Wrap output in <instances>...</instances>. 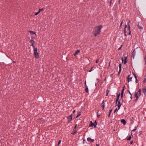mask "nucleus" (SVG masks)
I'll use <instances>...</instances> for the list:
<instances>
[{
	"instance_id": "0eeeda50",
	"label": "nucleus",
	"mask_w": 146,
	"mask_h": 146,
	"mask_svg": "<svg viewBox=\"0 0 146 146\" xmlns=\"http://www.w3.org/2000/svg\"><path fill=\"white\" fill-rule=\"evenodd\" d=\"M121 63H119V70L118 73V75H119L121 73Z\"/></svg>"
},
{
	"instance_id": "6ab92c4d",
	"label": "nucleus",
	"mask_w": 146,
	"mask_h": 146,
	"mask_svg": "<svg viewBox=\"0 0 146 146\" xmlns=\"http://www.w3.org/2000/svg\"><path fill=\"white\" fill-rule=\"evenodd\" d=\"M135 96L136 98V99H135V102H136L137 101L139 97L138 96H137L136 94V96Z\"/></svg>"
},
{
	"instance_id": "c85d7f7f",
	"label": "nucleus",
	"mask_w": 146,
	"mask_h": 146,
	"mask_svg": "<svg viewBox=\"0 0 146 146\" xmlns=\"http://www.w3.org/2000/svg\"><path fill=\"white\" fill-rule=\"evenodd\" d=\"M128 29L129 31H130V25H128Z\"/></svg>"
},
{
	"instance_id": "9b49d317",
	"label": "nucleus",
	"mask_w": 146,
	"mask_h": 146,
	"mask_svg": "<svg viewBox=\"0 0 146 146\" xmlns=\"http://www.w3.org/2000/svg\"><path fill=\"white\" fill-rule=\"evenodd\" d=\"M117 102H118V104L117 105V106H118V110H119L120 109V107H121V104L120 103V102L119 101V100L118 101H117Z\"/></svg>"
},
{
	"instance_id": "a18cd8bd",
	"label": "nucleus",
	"mask_w": 146,
	"mask_h": 146,
	"mask_svg": "<svg viewBox=\"0 0 146 146\" xmlns=\"http://www.w3.org/2000/svg\"><path fill=\"white\" fill-rule=\"evenodd\" d=\"M136 129V127H135V128L134 129H133V130H132V131H135Z\"/></svg>"
},
{
	"instance_id": "473e14b6",
	"label": "nucleus",
	"mask_w": 146,
	"mask_h": 146,
	"mask_svg": "<svg viewBox=\"0 0 146 146\" xmlns=\"http://www.w3.org/2000/svg\"><path fill=\"white\" fill-rule=\"evenodd\" d=\"M144 60L145 62V64H146V55H145V56L144 58Z\"/></svg>"
},
{
	"instance_id": "5fc2aeb1",
	"label": "nucleus",
	"mask_w": 146,
	"mask_h": 146,
	"mask_svg": "<svg viewBox=\"0 0 146 146\" xmlns=\"http://www.w3.org/2000/svg\"><path fill=\"white\" fill-rule=\"evenodd\" d=\"M85 86H86V85H86V81H85Z\"/></svg>"
},
{
	"instance_id": "6e6552de",
	"label": "nucleus",
	"mask_w": 146,
	"mask_h": 146,
	"mask_svg": "<svg viewBox=\"0 0 146 146\" xmlns=\"http://www.w3.org/2000/svg\"><path fill=\"white\" fill-rule=\"evenodd\" d=\"M102 107V110H104L105 107V103L104 101V100L103 101L101 104Z\"/></svg>"
},
{
	"instance_id": "c9c22d12",
	"label": "nucleus",
	"mask_w": 146,
	"mask_h": 146,
	"mask_svg": "<svg viewBox=\"0 0 146 146\" xmlns=\"http://www.w3.org/2000/svg\"><path fill=\"white\" fill-rule=\"evenodd\" d=\"M123 21H121V24H120V27H121L122 26V24H123Z\"/></svg>"
},
{
	"instance_id": "2f4dec72",
	"label": "nucleus",
	"mask_w": 146,
	"mask_h": 146,
	"mask_svg": "<svg viewBox=\"0 0 146 146\" xmlns=\"http://www.w3.org/2000/svg\"><path fill=\"white\" fill-rule=\"evenodd\" d=\"M61 141L60 140L59 141L58 144V145L60 144V143L61 142Z\"/></svg>"
},
{
	"instance_id": "393cba45",
	"label": "nucleus",
	"mask_w": 146,
	"mask_h": 146,
	"mask_svg": "<svg viewBox=\"0 0 146 146\" xmlns=\"http://www.w3.org/2000/svg\"><path fill=\"white\" fill-rule=\"evenodd\" d=\"M131 136H129V137L127 138V140H128V141L130 140L131 139Z\"/></svg>"
},
{
	"instance_id": "de8ad7c7",
	"label": "nucleus",
	"mask_w": 146,
	"mask_h": 146,
	"mask_svg": "<svg viewBox=\"0 0 146 146\" xmlns=\"http://www.w3.org/2000/svg\"><path fill=\"white\" fill-rule=\"evenodd\" d=\"M126 29H124V33H126Z\"/></svg>"
},
{
	"instance_id": "4468645a",
	"label": "nucleus",
	"mask_w": 146,
	"mask_h": 146,
	"mask_svg": "<svg viewBox=\"0 0 146 146\" xmlns=\"http://www.w3.org/2000/svg\"><path fill=\"white\" fill-rule=\"evenodd\" d=\"M120 96V93H119V94L118 95H117V100H116V103H115L116 105V104H117V101H118L119 100V98Z\"/></svg>"
},
{
	"instance_id": "412c9836",
	"label": "nucleus",
	"mask_w": 146,
	"mask_h": 146,
	"mask_svg": "<svg viewBox=\"0 0 146 146\" xmlns=\"http://www.w3.org/2000/svg\"><path fill=\"white\" fill-rule=\"evenodd\" d=\"M94 128H96V125L97 124V122L96 121H95L94 122Z\"/></svg>"
},
{
	"instance_id": "dca6fc26",
	"label": "nucleus",
	"mask_w": 146,
	"mask_h": 146,
	"mask_svg": "<svg viewBox=\"0 0 146 146\" xmlns=\"http://www.w3.org/2000/svg\"><path fill=\"white\" fill-rule=\"evenodd\" d=\"M80 52V50H77L75 52L74 54V56H76V55H77V54H78V53H79Z\"/></svg>"
},
{
	"instance_id": "2eb2a0df",
	"label": "nucleus",
	"mask_w": 146,
	"mask_h": 146,
	"mask_svg": "<svg viewBox=\"0 0 146 146\" xmlns=\"http://www.w3.org/2000/svg\"><path fill=\"white\" fill-rule=\"evenodd\" d=\"M137 27L140 30L142 29H143V27L140 26L139 23H138V24L137 25Z\"/></svg>"
},
{
	"instance_id": "b1692460",
	"label": "nucleus",
	"mask_w": 146,
	"mask_h": 146,
	"mask_svg": "<svg viewBox=\"0 0 146 146\" xmlns=\"http://www.w3.org/2000/svg\"><path fill=\"white\" fill-rule=\"evenodd\" d=\"M127 57H126L125 58H124V64H125L127 62Z\"/></svg>"
},
{
	"instance_id": "9d476101",
	"label": "nucleus",
	"mask_w": 146,
	"mask_h": 146,
	"mask_svg": "<svg viewBox=\"0 0 146 146\" xmlns=\"http://www.w3.org/2000/svg\"><path fill=\"white\" fill-rule=\"evenodd\" d=\"M130 75H129L128 76V77L127 78L128 79V82H129L131 81L132 77H130Z\"/></svg>"
},
{
	"instance_id": "f704fd0d",
	"label": "nucleus",
	"mask_w": 146,
	"mask_h": 146,
	"mask_svg": "<svg viewBox=\"0 0 146 146\" xmlns=\"http://www.w3.org/2000/svg\"><path fill=\"white\" fill-rule=\"evenodd\" d=\"M99 59H96V63H98L99 62Z\"/></svg>"
},
{
	"instance_id": "58836bf2",
	"label": "nucleus",
	"mask_w": 146,
	"mask_h": 146,
	"mask_svg": "<svg viewBox=\"0 0 146 146\" xmlns=\"http://www.w3.org/2000/svg\"><path fill=\"white\" fill-rule=\"evenodd\" d=\"M39 12L38 11V12H37V13H35V15H37L38 14H39Z\"/></svg>"
},
{
	"instance_id": "052dcab7",
	"label": "nucleus",
	"mask_w": 146,
	"mask_h": 146,
	"mask_svg": "<svg viewBox=\"0 0 146 146\" xmlns=\"http://www.w3.org/2000/svg\"><path fill=\"white\" fill-rule=\"evenodd\" d=\"M121 47H120L118 49V50H120V49H121Z\"/></svg>"
},
{
	"instance_id": "aec40b11",
	"label": "nucleus",
	"mask_w": 146,
	"mask_h": 146,
	"mask_svg": "<svg viewBox=\"0 0 146 146\" xmlns=\"http://www.w3.org/2000/svg\"><path fill=\"white\" fill-rule=\"evenodd\" d=\"M85 91L86 92H88V86L87 85H86Z\"/></svg>"
},
{
	"instance_id": "7ed1b4c3",
	"label": "nucleus",
	"mask_w": 146,
	"mask_h": 146,
	"mask_svg": "<svg viewBox=\"0 0 146 146\" xmlns=\"http://www.w3.org/2000/svg\"><path fill=\"white\" fill-rule=\"evenodd\" d=\"M141 89H139V90L137 92L135 93V96H136V94L137 95V96H138L139 97L141 94Z\"/></svg>"
},
{
	"instance_id": "e2e57ef3",
	"label": "nucleus",
	"mask_w": 146,
	"mask_h": 146,
	"mask_svg": "<svg viewBox=\"0 0 146 146\" xmlns=\"http://www.w3.org/2000/svg\"><path fill=\"white\" fill-rule=\"evenodd\" d=\"M96 85H97V83H96L95 85L96 86Z\"/></svg>"
},
{
	"instance_id": "7c9ffc66",
	"label": "nucleus",
	"mask_w": 146,
	"mask_h": 146,
	"mask_svg": "<svg viewBox=\"0 0 146 146\" xmlns=\"http://www.w3.org/2000/svg\"><path fill=\"white\" fill-rule=\"evenodd\" d=\"M81 115V114L80 113H78L76 117V118H77L78 117L80 116Z\"/></svg>"
},
{
	"instance_id": "0e129e2a",
	"label": "nucleus",
	"mask_w": 146,
	"mask_h": 146,
	"mask_svg": "<svg viewBox=\"0 0 146 146\" xmlns=\"http://www.w3.org/2000/svg\"><path fill=\"white\" fill-rule=\"evenodd\" d=\"M130 98L131 99H132L131 96Z\"/></svg>"
},
{
	"instance_id": "4c0bfd02",
	"label": "nucleus",
	"mask_w": 146,
	"mask_h": 146,
	"mask_svg": "<svg viewBox=\"0 0 146 146\" xmlns=\"http://www.w3.org/2000/svg\"><path fill=\"white\" fill-rule=\"evenodd\" d=\"M98 111L97 112V116L98 117H99L100 116V115H99L98 114Z\"/></svg>"
},
{
	"instance_id": "a878e982",
	"label": "nucleus",
	"mask_w": 146,
	"mask_h": 146,
	"mask_svg": "<svg viewBox=\"0 0 146 146\" xmlns=\"http://www.w3.org/2000/svg\"><path fill=\"white\" fill-rule=\"evenodd\" d=\"M106 96H107L108 95V94L109 92V90H106Z\"/></svg>"
},
{
	"instance_id": "f257e3e1",
	"label": "nucleus",
	"mask_w": 146,
	"mask_h": 146,
	"mask_svg": "<svg viewBox=\"0 0 146 146\" xmlns=\"http://www.w3.org/2000/svg\"><path fill=\"white\" fill-rule=\"evenodd\" d=\"M33 48L34 52V54L35 55V57L36 58H39V56L37 52V48H35V47H33Z\"/></svg>"
},
{
	"instance_id": "49530a36",
	"label": "nucleus",
	"mask_w": 146,
	"mask_h": 146,
	"mask_svg": "<svg viewBox=\"0 0 146 146\" xmlns=\"http://www.w3.org/2000/svg\"><path fill=\"white\" fill-rule=\"evenodd\" d=\"M133 143V141H132L130 142V144H132Z\"/></svg>"
},
{
	"instance_id": "1a4fd4ad",
	"label": "nucleus",
	"mask_w": 146,
	"mask_h": 146,
	"mask_svg": "<svg viewBox=\"0 0 146 146\" xmlns=\"http://www.w3.org/2000/svg\"><path fill=\"white\" fill-rule=\"evenodd\" d=\"M30 42L31 44V45L33 47H35V46L34 44V40L33 39H31L30 40Z\"/></svg>"
},
{
	"instance_id": "a211bd4d",
	"label": "nucleus",
	"mask_w": 146,
	"mask_h": 146,
	"mask_svg": "<svg viewBox=\"0 0 146 146\" xmlns=\"http://www.w3.org/2000/svg\"><path fill=\"white\" fill-rule=\"evenodd\" d=\"M144 83H146V75L144 76V80L143 81Z\"/></svg>"
},
{
	"instance_id": "f8f14e48",
	"label": "nucleus",
	"mask_w": 146,
	"mask_h": 146,
	"mask_svg": "<svg viewBox=\"0 0 146 146\" xmlns=\"http://www.w3.org/2000/svg\"><path fill=\"white\" fill-rule=\"evenodd\" d=\"M135 54H136V52L135 51V49L132 53V56H133V58H134L135 56Z\"/></svg>"
},
{
	"instance_id": "bf43d9fd",
	"label": "nucleus",
	"mask_w": 146,
	"mask_h": 146,
	"mask_svg": "<svg viewBox=\"0 0 146 146\" xmlns=\"http://www.w3.org/2000/svg\"><path fill=\"white\" fill-rule=\"evenodd\" d=\"M75 111V110H74L73 111V113H74Z\"/></svg>"
},
{
	"instance_id": "603ef678",
	"label": "nucleus",
	"mask_w": 146,
	"mask_h": 146,
	"mask_svg": "<svg viewBox=\"0 0 146 146\" xmlns=\"http://www.w3.org/2000/svg\"><path fill=\"white\" fill-rule=\"evenodd\" d=\"M124 34L125 36H127L126 33H124Z\"/></svg>"
},
{
	"instance_id": "8fccbe9b",
	"label": "nucleus",
	"mask_w": 146,
	"mask_h": 146,
	"mask_svg": "<svg viewBox=\"0 0 146 146\" xmlns=\"http://www.w3.org/2000/svg\"><path fill=\"white\" fill-rule=\"evenodd\" d=\"M93 68L92 67L90 69V70L89 71V72H91L92 71V69Z\"/></svg>"
},
{
	"instance_id": "72a5a7b5",
	"label": "nucleus",
	"mask_w": 146,
	"mask_h": 146,
	"mask_svg": "<svg viewBox=\"0 0 146 146\" xmlns=\"http://www.w3.org/2000/svg\"><path fill=\"white\" fill-rule=\"evenodd\" d=\"M133 74L134 75V76L135 79L137 78V77L136 76V75L134 73H133Z\"/></svg>"
},
{
	"instance_id": "ea45409f",
	"label": "nucleus",
	"mask_w": 146,
	"mask_h": 146,
	"mask_svg": "<svg viewBox=\"0 0 146 146\" xmlns=\"http://www.w3.org/2000/svg\"><path fill=\"white\" fill-rule=\"evenodd\" d=\"M136 79V80H135V82H136V83H138V81L137 80V79L136 78V79Z\"/></svg>"
},
{
	"instance_id": "20e7f679",
	"label": "nucleus",
	"mask_w": 146,
	"mask_h": 146,
	"mask_svg": "<svg viewBox=\"0 0 146 146\" xmlns=\"http://www.w3.org/2000/svg\"><path fill=\"white\" fill-rule=\"evenodd\" d=\"M72 114H71L69 117H68V122L69 123L72 120Z\"/></svg>"
},
{
	"instance_id": "4be33fe9",
	"label": "nucleus",
	"mask_w": 146,
	"mask_h": 146,
	"mask_svg": "<svg viewBox=\"0 0 146 146\" xmlns=\"http://www.w3.org/2000/svg\"><path fill=\"white\" fill-rule=\"evenodd\" d=\"M29 33H30L31 34H32L33 35H35L36 34V33L34 31H29Z\"/></svg>"
},
{
	"instance_id": "423d86ee",
	"label": "nucleus",
	"mask_w": 146,
	"mask_h": 146,
	"mask_svg": "<svg viewBox=\"0 0 146 146\" xmlns=\"http://www.w3.org/2000/svg\"><path fill=\"white\" fill-rule=\"evenodd\" d=\"M142 91L143 93L146 96V88H142Z\"/></svg>"
},
{
	"instance_id": "6e6d98bb",
	"label": "nucleus",
	"mask_w": 146,
	"mask_h": 146,
	"mask_svg": "<svg viewBox=\"0 0 146 146\" xmlns=\"http://www.w3.org/2000/svg\"><path fill=\"white\" fill-rule=\"evenodd\" d=\"M112 111V110H110V112H109L110 113H111V111Z\"/></svg>"
},
{
	"instance_id": "5701e85b",
	"label": "nucleus",
	"mask_w": 146,
	"mask_h": 146,
	"mask_svg": "<svg viewBox=\"0 0 146 146\" xmlns=\"http://www.w3.org/2000/svg\"><path fill=\"white\" fill-rule=\"evenodd\" d=\"M123 91H121V98H123Z\"/></svg>"
},
{
	"instance_id": "c756f323",
	"label": "nucleus",
	"mask_w": 146,
	"mask_h": 146,
	"mask_svg": "<svg viewBox=\"0 0 146 146\" xmlns=\"http://www.w3.org/2000/svg\"><path fill=\"white\" fill-rule=\"evenodd\" d=\"M44 9H39V11H38L39 12H42L43 11Z\"/></svg>"
},
{
	"instance_id": "79ce46f5",
	"label": "nucleus",
	"mask_w": 146,
	"mask_h": 146,
	"mask_svg": "<svg viewBox=\"0 0 146 146\" xmlns=\"http://www.w3.org/2000/svg\"><path fill=\"white\" fill-rule=\"evenodd\" d=\"M124 88H125V86H124L123 87V88L121 90V91H123V92H124Z\"/></svg>"
},
{
	"instance_id": "f03ea898",
	"label": "nucleus",
	"mask_w": 146,
	"mask_h": 146,
	"mask_svg": "<svg viewBox=\"0 0 146 146\" xmlns=\"http://www.w3.org/2000/svg\"><path fill=\"white\" fill-rule=\"evenodd\" d=\"M102 28V25H100L99 26L96 27L95 32H96L98 34H99L101 32V29Z\"/></svg>"
},
{
	"instance_id": "39448f33",
	"label": "nucleus",
	"mask_w": 146,
	"mask_h": 146,
	"mask_svg": "<svg viewBox=\"0 0 146 146\" xmlns=\"http://www.w3.org/2000/svg\"><path fill=\"white\" fill-rule=\"evenodd\" d=\"M87 140L89 142H94V139H91L90 137H88L87 139Z\"/></svg>"
},
{
	"instance_id": "f3484780",
	"label": "nucleus",
	"mask_w": 146,
	"mask_h": 146,
	"mask_svg": "<svg viewBox=\"0 0 146 146\" xmlns=\"http://www.w3.org/2000/svg\"><path fill=\"white\" fill-rule=\"evenodd\" d=\"M90 123L89 126L90 127H91L93 126H94V123H93L92 121H90Z\"/></svg>"
},
{
	"instance_id": "4d7b16f0",
	"label": "nucleus",
	"mask_w": 146,
	"mask_h": 146,
	"mask_svg": "<svg viewBox=\"0 0 146 146\" xmlns=\"http://www.w3.org/2000/svg\"><path fill=\"white\" fill-rule=\"evenodd\" d=\"M121 59H122V62L123 61V57H122V58H121Z\"/></svg>"
},
{
	"instance_id": "864d4df0",
	"label": "nucleus",
	"mask_w": 146,
	"mask_h": 146,
	"mask_svg": "<svg viewBox=\"0 0 146 146\" xmlns=\"http://www.w3.org/2000/svg\"><path fill=\"white\" fill-rule=\"evenodd\" d=\"M110 114H111V113L109 112L108 115L109 117L110 116Z\"/></svg>"
},
{
	"instance_id": "09e8293b",
	"label": "nucleus",
	"mask_w": 146,
	"mask_h": 146,
	"mask_svg": "<svg viewBox=\"0 0 146 146\" xmlns=\"http://www.w3.org/2000/svg\"><path fill=\"white\" fill-rule=\"evenodd\" d=\"M76 127H77V124H76L75 125V126L74 127V129H76Z\"/></svg>"
},
{
	"instance_id": "cd10ccee",
	"label": "nucleus",
	"mask_w": 146,
	"mask_h": 146,
	"mask_svg": "<svg viewBox=\"0 0 146 146\" xmlns=\"http://www.w3.org/2000/svg\"><path fill=\"white\" fill-rule=\"evenodd\" d=\"M77 132V131L76 130H74V131L72 132V134L73 135H74L75 134H76V133Z\"/></svg>"
},
{
	"instance_id": "3c124183",
	"label": "nucleus",
	"mask_w": 146,
	"mask_h": 146,
	"mask_svg": "<svg viewBox=\"0 0 146 146\" xmlns=\"http://www.w3.org/2000/svg\"><path fill=\"white\" fill-rule=\"evenodd\" d=\"M131 34V31H129V33H128V34L129 35H130Z\"/></svg>"
},
{
	"instance_id": "37998d69",
	"label": "nucleus",
	"mask_w": 146,
	"mask_h": 146,
	"mask_svg": "<svg viewBox=\"0 0 146 146\" xmlns=\"http://www.w3.org/2000/svg\"><path fill=\"white\" fill-rule=\"evenodd\" d=\"M128 91L129 92V94L131 95V96H132V94H131V93L130 92V91L129 90H128Z\"/></svg>"
},
{
	"instance_id": "680f3d73",
	"label": "nucleus",
	"mask_w": 146,
	"mask_h": 146,
	"mask_svg": "<svg viewBox=\"0 0 146 146\" xmlns=\"http://www.w3.org/2000/svg\"><path fill=\"white\" fill-rule=\"evenodd\" d=\"M111 3V0L110 1V4Z\"/></svg>"
},
{
	"instance_id": "e433bc0d",
	"label": "nucleus",
	"mask_w": 146,
	"mask_h": 146,
	"mask_svg": "<svg viewBox=\"0 0 146 146\" xmlns=\"http://www.w3.org/2000/svg\"><path fill=\"white\" fill-rule=\"evenodd\" d=\"M131 22L129 20V21L127 23V26H128V25H129V23Z\"/></svg>"
},
{
	"instance_id": "13d9d810",
	"label": "nucleus",
	"mask_w": 146,
	"mask_h": 146,
	"mask_svg": "<svg viewBox=\"0 0 146 146\" xmlns=\"http://www.w3.org/2000/svg\"><path fill=\"white\" fill-rule=\"evenodd\" d=\"M96 146H99V145L98 144H96Z\"/></svg>"
},
{
	"instance_id": "bb28decb",
	"label": "nucleus",
	"mask_w": 146,
	"mask_h": 146,
	"mask_svg": "<svg viewBox=\"0 0 146 146\" xmlns=\"http://www.w3.org/2000/svg\"><path fill=\"white\" fill-rule=\"evenodd\" d=\"M99 34H98L97 33H96V32H94V33H93V35H94V36H96L98 35Z\"/></svg>"
},
{
	"instance_id": "a19ab883",
	"label": "nucleus",
	"mask_w": 146,
	"mask_h": 146,
	"mask_svg": "<svg viewBox=\"0 0 146 146\" xmlns=\"http://www.w3.org/2000/svg\"><path fill=\"white\" fill-rule=\"evenodd\" d=\"M127 27V25H125L124 29H126Z\"/></svg>"
},
{
	"instance_id": "ddd939ff",
	"label": "nucleus",
	"mask_w": 146,
	"mask_h": 146,
	"mask_svg": "<svg viewBox=\"0 0 146 146\" xmlns=\"http://www.w3.org/2000/svg\"><path fill=\"white\" fill-rule=\"evenodd\" d=\"M121 122L122 123L123 125H125L126 123L125 120L124 119H122L121 120Z\"/></svg>"
},
{
	"instance_id": "c03bdc74",
	"label": "nucleus",
	"mask_w": 146,
	"mask_h": 146,
	"mask_svg": "<svg viewBox=\"0 0 146 146\" xmlns=\"http://www.w3.org/2000/svg\"><path fill=\"white\" fill-rule=\"evenodd\" d=\"M117 110H118L117 108H116L114 110V113H115Z\"/></svg>"
}]
</instances>
